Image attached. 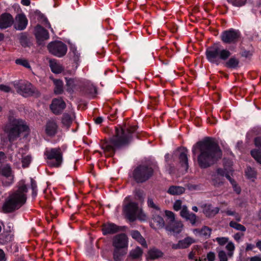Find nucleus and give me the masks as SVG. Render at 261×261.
I'll return each instance as SVG.
<instances>
[{
  "label": "nucleus",
  "instance_id": "1",
  "mask_svg": "<svg viewBox=\"0 0 261 261\" xmlns=\"http://www.w3.org/2000/svg\"><path fill=\"white\" fill-rule=\"evenodd\" d=\"M134 137L139 138L138 132H114L109 138L101 140V148L113 155L117 150L128 146Z\"/></svg>",
  "mask_w": 261,
  "mask_h": 261
},
{
  "label": "nucleus",
  "instance_id": "2",
  "mask_svg": "<svg viewBox=\"0 0 261 261\" xmlns=\"http://www.w3.org/2000/svg\"><path fill=\"white\" fill-rule=\"evenodd\" d=\"M28 188L25 180L22 179L18 182L17 189L10 193L6 199L2 210L5 213H11L19 209L26 202Z\"/></svg>",
  "mask_w": 261,
  "mask_h": 261
},
{
  "label": "nucleus",
  "instance_id": "3",
  "mask_svg": "<svg viewBox=\"0 0 261 261\" xmlns=\"http://www.w3.org/2000/svg\"><path fill=\"white\" fill-rule=\"evenodd\" d=\"M192 154L197 155L199 166L202 169L212 165V138L206 137L198 141L192 147Z\"/></svg>",
  "mask_w": 261,
  "mask_h": 261
},
{
  "label": "nucleus",
  "instance_id": "4",
  "mask_svg": "<svg viewBox=\"0 0 261 261\" xmlns=\"http://www.w3.org/2000/svg\"><path fill=\"white\" fill-rule=\"evenodd\" d=\"M154 170L152 167L147 164H142L137 166L132 171L129 177L137 184H142L149 180L153 175Z\"/></svg>",
  "mask_w": 261,
  "mask_h": 261
},
{
  "label": "nucleus",
  "instance_id": "5",
  "mask_svg": "<svg viewBox=\"0 0 261 261\" xmlns=\"http://www.w3.org/2000/svg\"><path fill=\"white\" fill-rule=\"evenodd\" d=\"M113 258L115 261H122L126 254L128 247V239L125 233L115 236L113 239Z\"/></svg>",
  "mask_w": 261,
  "mask_h": 261
},
{
  "label": "nucleus",
  "instance_id": "6",
  "mask_svg": "<svg viewBox=\"0 0 261 261\" xmlns=\"http://www.w3.org/2000/svg\"><path fill=\"white\" fill-rule=\"evenodd\" d=\"M44 155L49 167L59 168L61 166L63 162V154L60 147L46 148Z\"/></svg>",
  "mask_w": 261,
  "mask_h": 261
},
{
  "label": "nucleus",
  "instance_id": "7",
  "mask_svg": "<svg viewBox=\"0 0 261 261\" xmlns=\"http://www.w3.org/2000/svg\"><path fill=\"white\" fill-rule=\"evenodd\" d=\"M8 120L7 126L9 128L4 130H30L25 120L17 119L14 117V112L13 110L9 111Z\"/></svg>",
  "mask_w": 261,
  "mask_h": 261
},
{
  "label": "nucleus",
  "instance_id": "8",
  "mask_svg": "<svg viewBox=\"0 0 261 261\" xmlns=\"http://www.w3.org/2000/svg\"><path fill=\"white\" fill-rule=\"evenodd\" d=\"M14 172L9 164L0 167V182L3 187L12 186L14 182Z\"/></svg>",
  "mask_w": 261,
  "mask_h": 261
},
{
  "label": "nucleus",
  "instance_id": "9",
  "mask_svg": "<svg viewBox=\"0 0 261 261\" xmlns=\"http://www.w3.org/2000/svg\"><path fill=\"white\" fill-rule=\"evenodd\" d=\"M47 47L51 54L59 58L65 56L67 51L66 45L60 41H52Z\"/></svg>",
  "mask_w": 261,
  "mask_h": 261
},
{
  "label": "nucleus",
  "instance_id": "10",
  "mask_svg": "<svg viewBox=\"0 0 261 261\" xmlns=\"http://www.w3.org/2000/svg\"><path fill=\"white\" fill-rule=\"evenodd\" d=\"M138 210V204L135 202H129L123 206V213L130 222L136 220Z\"/></svg>",
  "mask_w": 261,
  "mask_h": 261
},
{
  "label": "nucleus",
  "instance_id": "11",
  "mask_svg": "<svg viewBox=\"0 0 261 261\" xmlns=\"http://www.w3.org/2000/svg\"><path fill=\"white\" fill-rule=\"evenodd\" d=\"M34 35L36 39L37 43L39 46H44L45 41L49 38L48 31L40 24H37L34 29Z\"/></svg>",
  "mask_w": 261,
  "mask_h": 261
},
{
  "label": "nucleus",
  "instance_id": "12",
  "mask_svg": "<svg viewBox=\"0 0 261 261\" xmlns=\"http://www.w3.org/2000/svg\"><path fill=\"white\" fill-rule=\"evenodd\" d=\"M188 153V149L184 147L178 148L174 152V154L178 156L181 167L185 169L186 172H187L189 169Z\"/></svg>",
  "mask_w": 261,
  "mask_h": 261
},
{
  "label": "nucleus",
  "instance_id": "13",
  "mask_svg": "<svg viewBox=\"0 0 261 261\" xmlns=\"http://www.w3.org/2000/svg\"><path fill=\"white\" fill-rule=\"evenodd\" d=\"M66 105L62 98H55L49 106L51 111L55 115L61 114L65 109Z\"/></svg>",
  "mask_w": 261,
  "mask_h": 261
},
{
  "label": "nucleus",
  "instance_id": "14",
  "mask_svg": "<svg viewBox=\"0 0 261 261\" xmlns=\"http://www.w3.org/2000/svg\"><path fill=\"white\" fill-rule=\"evenodd\" d=\"M17 91L18 93L24 97L32 96L36 91L33 85L28 82L20 84L18 86Z\"/></svg>",
  "mask_w": 261,
  "mask_h": 261
},
{
  "label": "nucleus",
  "instance_id": "15",
  "mask_svg": "<svg viewBox=\"0 0 261 261\" xmlns=\"http://www.w3.org/2000/svg\"><path fill=\"white\" fill-rule=\"evenodd\" d=\"M124 226H119L112 222H107L102 224V231L103 235L113 234L118 232L124 231Z\"/></svg>",
  "mask_w": 261,
  "mask_h": 261
},
{
  "label": "nucleus",
  "instance_id": "16",
  "mask_svg": "<svg viewBox=\"0 0 261 261\" xmlns=\"http://www.w3.org/2000/svg\"><path fill=\"white\" fill-rule=\"evenodd\" d=\"M240 37V33L239 31L230 29L224 31L222 36V40L226 43L235 42Z\"/></svg>",
  "mask_w": 261,
  "mask_h": 261
},
{
  "label": "nucleus",
  "instance_id": "17",
  "mask_svg": "<svg viewBox=\"0 0 261 261\" xmlns=\"http://www.w3.org/2000/svg\"><path fill=\"white\" fill-rule=\"evenodd\" d=\"M15 23L14 24V28L18 31H23L26 28L28 24V20L23 13L17 14L15 17Z\"/></svg>",
  "mask_w": 261,
  "mask_h": 261
},
{
  "label": "nucleus",
  "instance_id": "18",
  "mask_svg": "<svg viewBox=\"0 0 261 261\" xmlns=\"http://www.w3.org/2000/svg\"><path fill=\"white\" fill-rule=\"evenodd\" d=\"M14 22V18L10 13L5 12L0 15V29L4 30L10 28Z\"/></svg>",
  "mask_w": 261,
  "mask_h": 261
},
{
  "label": "nucleus",
  "instance_id": "19",
  "mask_svg": "<svg viewBox=\"0 0 261 261\" xmlns=\"http://www.w3.org/2000/svg\"><path fill=\"white\" fill-rule=\"evenodd\" d=\"M66 85L67 86V91L69 93L73 92L74 90L81 89L82 83L76 78L65 77Z\"/></svg>",
  "mask_w": 261,
  "mask_h": 261
},
{
  "label": "nucleus",
  "instance_id": "20",
  "mask_svg": "<svg viewBox=\"0 0 261 261\" xmlns=\"http://www.w3.org/2000/svg\"><path fill=\"white\" fill-rule=\"evenodd\" d=\"M193 243H194V240L192 238L187 237L183 240H179L177 244H172V248L175 250L186 249Z\"/></svg>",
  "mask_w": 261,
  "mask_h": 261
},
{
  "label": "nucleus",
  "instance_id": "21",
  "mask_svg": "<svg viewBox=\"0 0 261 261\" xmlns=\"http://www.w3.org/2000/svg\"><path fill=\"white\" fill-rule=\"evenodd\" d=\"M44 139L47 142L53 144L59 142L62 138V135L58 134V132H45Z\"/></svg>",
  "mask_w": 261,
  "mask_h": 261
},
{
  "label": "nucleus",
  "instance_id": "22",
  "mask_svg": "<svg viewBox=\"0 0 261 261\" xmlns=\"http://www.w3.org/2000/svg\"><path fill=\"white\" fill-rule=\"evenodd\" d=\"M183 225L181 222L174 221L168 224L165 228L167 231L172 232L175 234L180 233L182 230Z\"/></svg>",
  "mask_w": 261,
  "mask_h": 261
},
{
  "label": "nucleus",
  "instance_id": "23",
  "mask_svg": "<svg viewBox=\"0 0 261 261\" xmlns=\"http://www.w3.org/2000/svg\"><path fill=\"white\" fill-rule=\"evenodd\" d=\"M163 255L164 253L162 251L153 247L148 251L146 259L147 260H154L163 257Z\"/></svg>",
  "mask_w": 261,
  "mask_h": 261
},
{
  "label": "nucleus",
  "instance_id": "24",
  "mask_svg": "<svg viewBox=\"0 0 261 261\" xmlns=\"http://www.w3.org/2000/svg\"><path fill=\"white\" fill-rule=\"evenodd\" d=\"M18 40L21 45L24 48L30 47L32 45L31 37L25 32L20 34Z\"/></svg>",
  "mask_w": 261,
  "mask_h": 261
},
{
  "label": "nucleus",
  "instance_id": "25",
  "mask_svg": "<svg viewBox=\"0 0 261 261\" xmlns=\"http://www.w3.org/2000/svg\"><path fill=\"white\" fill-rule=\"evenodd\" d=\"M185 189L181 186H171L167 190V193L171 195H179L183 194Z\"/></svg>",
  "mask_w": 261,
  "mask_h": 261
},
{
  "label": "nucleus",
  "instance_id": "26",
  "mask_svg": "<svg viewBox=\"0 0 261 261\" xmlns=\"http://www.w3.org/2000/svg\"><path fill=\"white\" fill-rule=\"evenodd\" d=\"M231 55L229 51L226 49H222L220 51L217 49L213 50V59L215 58L217 56H219L220 59L223 60H226Z\"/></svg>",
  "mask_w": 261,
  "mask_h": 261
},
{
  "label": "nucleus",
  "instance_id": "27",
  "mask_svg": "<svg viewBox=\"0 0 261 261\" xmlns=\"http://www.w3.org/2000/svg\"><path fill=\"white\" fill-rule=\"evenodd\" d=\"M143 254V250L139 246L132 250L129 253L128 257L132 259H138Z\"/></svg>",
  "mask_w": 261,
  "mask_h": 261
},
{
  "label": "nucleus",
  "instance_id": "28",
  "mask_svg": "<svg viewBox=\"0 0 261 261\" xmlns=\"http://www.w3.org/2000/svg\"><path fill=\"white\" fill-rule=\"evenodd\" d=\"M55 88L54 90V93L56 95L62 94L63 92V82L59 79H54L53 80Z\"/></svg>",
  "mask_w": 261,
  "mask_h": 261
},
{
  "label": "nucleus",
  "instance_id": "29",
  "mask_svg": "<svg viewBox=\"0 0 261 261\" xmlns=\"http://www.w3.org/2000/svg\"><path fill=\"white\" fill-rule=\"evenodd\" d=\"M213 161L218 160L222 158V152L217 143L213 139Z\"/></svg>",
  "mask_w": 261,
  "mask_h": 261
},
{
  "label": "nucleus",
  "instance_id": "30",
  "mask_svg": "<svg viewBox=\"0 0 261 261\" xmlns=\"http://www.w3.org/2000/svg\"><path fill=\"white\" fill-rule=\"evenodd\" d=\"M194 232L198 233L200 237L206 239L210 236L211 229L207 226H204L201 229L198 228L194 229Z\"/></svg>",
  "mask_w": 261,
  "mask_h": 261
},
{
  "label": "nucleus",
  "instance_id": "31",
  "mask_svg": "<svg viewBox=\"0 0 261 261\" xmlns=\"http://www.w3.org/2000/svg\"><path fill=\"white\" fill-rule=\"evenodd\" d=\"M73 119L71 115L68 113L63 114L62 118V123L65 126L66 129H68L71 123H72Z\"/></svg>",
  "mask_w": 261,
  "mask_h": 261
},
{
  "label": "nucleus",
  "instance_id": "32",
  "mask_svg": "<svg viewBox=\"0 0 261 261\" xmlns=\"http://www.w3.org/2000/svg\"><path fill=\"white\" fill-rule=\"evenodd\" d=\"M34 14L36 17H37V19L39 21L42 22L44 25H48L49 27H50V24L49 22L48 21L47 17L45 16L44 14L42 13L39 10H36L34 12Z\"/></svg>",
  "mask_w": 261,
  "mask_h": 261
},
{
  "label": "nucleus",
  "instance_id": "33",
  "mask_svg": "<svg viewBox=\"0 0 261 261\" xmlns=\"http://www.w3.org/2000/svg\"><path fill=\"white\" fill-rule=\"evenodd\" d=\"M81 90H83L84 94L86 96H95L97 94V89L94 86H87L83 89L81 88Z\"/></svg>",
  "mask_w": 261,
  "mask_h": 261
},
{
  "label": "nucleus",
  "instance_id": "34",
  "mask_svg": "<svg viewBox=\"0 0 261 261\" xmlns=\"http://www.w3.org/2000/svg\"><path fill=\"white\" fill-rule=\"evenodd\" d=\"M239 60L235 57L230 58L225 63V66L229 68H236L238 67Z\"/></svg>",
  "mask_w": 261,
  "mask_h": 261
},
{
  "label": "nucleus",
  "instance_id": "35",
  "mask_svg": "<svg viewBox=\"0 0 261 261\" xmlns=\"http://www.w3.org/2000/svg\"><path fill=\"white\" fill-rule=\"evenodd\" d=\"M152 219L154 222L156 223V226L159 228H163L165 226V221L161 216L154 214L152 215Z\"/></svg>",
  "mask_w": 261,
  "mask_h": 261
},
{
  "label": "nucleus",
  "instance_id": "36",
  "mask_svg": "<svg viewBox=\"0 0 261 261\" xmlns=\"http://www.w3.org/2000/svg\"><path fill=\"white\" fill-rule=\"evenodd\" d=\"M217 173L218 175H219L222 177V178L219 179V181H217V179H215L214 181H213V185H214L215 186H219L223 184V181L222 178L224 176H225V174H226L227 173H226L225 170H224L221 168H218L217 170Z\"/></svg>",
  "mask_w": 261,
  "mask_h": 261
},
{
  "label": "nucleus",
  "instance_id": "37",
  "mask_svg": "<svg viewBox=\"0 0 261 261\" xmlns=\"http://www.w3.org/2000/svg\"><path fill=\"white\" fill-rule=\"evenodd\" d=\"M145 195L144 191L140 189H136L134 191L135 198L140 202L144 201Z\"/></svg>",
  "mask_w": 261,
  "mask_h": 261
},
{
  "label": "nucleus",
  "instance_id": "38",
  "mask_svg": "<svg viewBox=\"0 0 261 261\" xmlns=\"http://www.w3.org/2000/svg\"><path fill=\"white\" fill-rule=\"evenodd\" d=\"M49 66L51 71L54 73L58 74L61 73L63 69L62 67L56 62L50 61Z\"/></svg>",
  "mask_w": 261,
  "mask_h": 261
},
{
  "label": "nucleus",
  "instance_id": "39",
  "mask_svg": "<svg viewBox=\"0 0 261 261\" xmlns=\"http://www.w3.org/2000/svg\"><path fill=\"white\" fill-rule=\"evenodd\" d=\"M8 133L7 136L8 140L10 142L15 141L20 136L22 132H7Z\"/></svg>",
  "mask_w": 261,
  "mask_h": 261
},
{
  "label": "nucleus",
  "instance_id": "40",
  "mask_svg": "<svg viewBox=\"0 0 261 261\" xmlns=\"http://www.w3.org/2000/svg\"><path fill=\"white\" fill-rule=\"evenodd\" d=\"M57 127L58 125L55 120H49L46 123L45 130H57Z\"/></svg>",
  "mask_w": 261,
  "mask_h": 261
},
{
  "label": "nucleus",
  "instance_id": "41",
  "mask_svg": "<svg viewBox=\"0 0 261 261\" xmlns=\"http://www.w3.org/2000/svg\"><path fill=\"white\" fill-rule=\"evenodd\" d=\"M31 180V188L32 191V196L33 198H35L37 195V185L36 181L32 177L30 178Z\"/></svg>",
  "mask_w": 261,
  "mask_h": 261
},
{
  "label": "nucleus",
  "instance_id": "42",
  "mask_svg": "<svg viewBox=\"0 0 261 261\" xmlns=\"http://www.w3.org/2000/svg\"><path fill=\"white\" fill-rule=\"evenodd\" d=\"M251 154L257 163L261 164V151L260 150L256 149L252 150L251 151Z\"/></svg>",
  "mask_w": 261,
  "mask_h": 261
},
{
  "label": "nucleus",
  "instance_id": "43",
  "mask_svg": "<svg viewBox=\"0 0 261 261\" xmlns=\"http://www.w3.org/2000/svg\"><path fill=\"white\" fill-rule=\"evenodd\" d=\"M229 226L233 228L238 230H240L241 231H246V228L244 225H243L241 224H239L234 221H231L229 223Z\"/></svg>",
  "mask_w": 261,
  "mask_h": 261
},
{
  "label": "nucleus",
  "instance_id": "44",
  "mask_svg": "<svg viewBox=\"0 0 261 261\" xmlns=\"http://www.w3.org/2000/svg\"><path fill=\"white\" fill-rule=\"evenodd\" d=\"M246 175L249 178H254L256 176V171L251 167H247L245 171Z\"/></svg>",
  "mask_w": 261,
  "mask_h": 261
},
{
  "label": "nucleus",
  "instance_id": "45",
  "mask_svg": "<svg viewBox=\"0 0 261 261\" xmlns=\"http://www.w3.org/2000/svg\"><path fill=\"white\" fill-rule=\"evenodd\" d=\"M203 212L206 217H210L212 215V206L211 204H204L203 206Z\"/></svg>",
  "mask_w": 261,
  "mask_h": 261
},
{
  "label": "nucleus",
  "instance_id": "46",
  "mask_svg": "<svg viewBox=\"0 0 261 261\" xmlns=\"http://www.w3.org/2000/svg\"><path fill=\"white\" fill-rule=\"evenodd\" d=\"M187 221H189L192 225L194 226L196 225V223L199 221V218L196 216V215L191 213L189 217L186 219Z\"/></svg>",
  "mask_w": 261,
  "mask_h": 261
},
{
  "label": "nucleus",
  "instance_id": "47",
  "mask_svg": "<svg viewBox=\"0 0 261 261\" xmlns=\"http://www.w3.org/2000/svg\"><path fill=\"white\" fill-rule=\"evenodd\" d=\"M226 178L230 181L231 184L232 185L233 188L234 189V190L238 193H240L241 192V189L239 187H237V184L236 181L232 179L228 174H225Z\"/></svg>",
  "mask_w": 261,
  "mask_h": 261
},
{
  "label": "nucleus",
  "instance_id": "48",
  "mask_svg": "<svg viewBox=\"0 0 261 261\" xmlns=\"http://www.w3.org/2000/svg\"><path fill=\"white\" fill-rule=\"evenodd\" d=\"M72 50L73 54V60L76 65V67L77 68L80 63V54L78 53L76 48H72Z\"/></svg>",
  "mask_w": 261,
  "mask_h": 261
},
{
  "label": "nucleus",
  "instance_id": "49",
  "mask_svg": "<svg viewBox=\"0 0 261 261\" xmlns=\"http://www.w3.org/2000/svg\"><path fill=\"white\" fill-rule=\"evenodd\" d=\"M31 162V157L30 155H27L22 159V167L25 168L29 167Z\"/></svg>",
  "mask_w": 261,
  "mask_h": 261
},
{
  "label": "nucleus",
  "instance_id": "50",
  "mask_svg": "<svg viewBox=\"0 0 261 261\" xmlns=\"http://www.w3.org/2000/svg\"><path fill=\"white\" fill-rule=\"evenodd\" d=\"M234 245L232 242H229L226 246V249L229 251L227 255L228 256L231 257L232 256L233 254V251L234 250Z\"/></svg>",
  "mask_w": 261,
  "mask_h": 261
},
{
  "label": "nucleus",
  "instance_id": "51",
  "mask_svg": "<svg viewBox=\"0 0 261 261\" xmlns=\"http://www.w3.org/2000/svg\"><path fill=\"white\" fill-rule=\"evenodd\" d=\"M206 59L210 62L212 63V45L208 46L205 51Z\"/></svg>",
  "mask_w": 261,
  "mask_h": 261
},
{
  "label": "nucleus",
  "instance_id": "52",
  "mask_svg": "<svg viewBox=\"0 0 261 261\" xmlns=\"http://www.w3.org/2000/svg\"><path fill=\"white\" fill-rule=\"evenodd\" d=\"M15 63L17 64L22 65L25 68H31V66H30L29 62L26 60L18 59L16 60Z\"/></svg>",
  "mask_w": 261,
  "mask_h": 261
},
{
  "label": "nucleus",
  "instance_id": "53",
  "mask_svg": "<svg viewBox=\"0 0 261 261\" xmlns=\"http://www.w3.org/2000/svg\"><path fill=\"white\" fill-rule=\"evenodd\" d=\"M166 169L170 174H173L175 172V167L173 164L171 162L166 164Z\"/></svg>",
  "mask_w": 261,
  "mask_h": 261
},
{
  "label": "nucleus",
  "instance_id": "54",
  "mask_svg": "<svg viewBox=\"0 0 261 261\" xmlns=\"http://www.w3.org/2000/svg\"><path fill=\"white\" fill-rule=\"evenodd\" d=\"M147 204L149 207L152 208L156 211H160V208L154 203L153 199L151 198H148Z\"/></svg>",
  "mask_w": 261,
  "mask_h": 261
},
{
  "label": "nucleus",
  "instance_id": "55",
  "mask_svg": "<svg viewBox=\"0 0 261 261\" xmlns=\"http://www.w3.org/2000/svg\"><path fill=\"white\" fill-rule=\"evenodd\" d=\"M191 213L188 211L187 207L186 206H183L180 213V216L185 219L189 217Z\"/></svg>",
  "mask_w": 261,
  "mask_h": 261
},
{
  "label": "nucleus",
  "instance_id": "56",
  "mask_svg": "<svg viewBox=\"0 0 261 261\" xmlns=\"http://www.w3.org/2000/svg\"><path fill=\"white\" fill-rule=\"evenodd\" d=\"M218 258L219 261H227V256L226 252L223 250H221L218 252Z\"/></svg>",
  "mask_w": 261,
  "mask_h": 261
},
{
  "label": "nucleus",
  "instance_id": "57",
  "mask_svg": "<svg viewBox=\"0 0 261 261\" xmlns=\"http://www.w3.org/2000/svg\"><path fill=\"white\" fill-rule=\"evenodd\" d=\"M165 215L169 220V223H172L175 221L174 214L172 212L166 210L165 211Z\"/></svg>",
  "mask_w": 261,
  "mask_h": 261
},
{
  "label": "nucleus",
  "instance_id": "58",
  "mask_svg": "<svg viewBox=\"0 0 261 261\" xmlns=\"http://www.w3.org/2000/svg\"><path fill=\"white\" fill-rule=\"evenodd\" d=\"M216 241L220 246H223L228 242V239L226 237H218L216 238Z\"/></svg>",
  "mask_w": 261,
  "mask_h": 261
},
{
  "label": "nucleus",
  "instance_id": "59",
  "mask_svg": "<svg viewBox=\"0 0 261 261\" xmlns=\"http://www.w3.org/2000/svg\"><path fill=\"white\" fill-rule=\"evenodd\" d=\"M130 235L132 237L137 241L142 236L140 232L137 230H133L130 232Z\"/></svg>",
  "mask_w": 261,
  "mask_h": 261
},
{
  "label": "nucleus",
  "instance_id": "60",
  "mask_svg": "<svg viewBox=\"0 0 261 261\" xmlns=\"http://www.w3.org/2000/svg\"><path fill=\"white\" fill-rule=\"evenodd\" d=\"M181 208V201L180 200H177L175 201L173 205V208L176 211H178Z\"/></svg>",
  "mask_w": 261,
  "mask_h": 261
},
{
  "label": "nucleus",
  "instance_id": "61",
  "mask_svg": "<svg viewBox=\"0 0 261 261\" xmlns=\"http://www.w3.org/2000/svg\"><path fill=\"white\" fill-rule=\"evenodd\" d=\"M212 8V5L211 2H205V5L204 6V9L205 12L209 13L211 11Z\"/></svg>",
  "mask_w": 261,
  "mask_h": 261
},
{
  "label": "nucleus",
  "instance_id": "62",
  "mask_svg": "<svg viewBox=\"0 0 261 261\" xmlns=\"http://www.w3.org/2000/svg\"><path fill=\"white\" fill-rule=\"evenodd\" d=\"M0 90L5 92H9L11 91V88L8 86L1 84L0 85Z\"/></svg>",
  "mask_w": 261,
  "mask_h": 261
},
{
  "label": "nucleus",
  "instance_id": "63",
  "mask_svg": "<svg viewBox=\"0 0 261 261\" xmlns=\"http://www.w3.org/2000/svg\"><path fill=\"white\" fill-rule=\"evenodd\" d=\"M246 1H243L241 0H235L233 4V5L237 7H241L245 5Z\"/></svg>",
  "mask_w": 261,
  "mask_h": 261
},
{
  "label": "nucleus",
  "instance_id": "64",
  "mask_svg": "<svg viewBox=\"0 0 261 261\" xmlns=\"http://www.w3.org/2000/svg\"><path fill=\"white\" fill-rule=\"evenodd\" d=\"M194 124L197 127H199L201 123V119L199 117H195L193 119Z\"/></svg>",
  "mask_w": 261,
  "mask_h": 261
}]
</instances>
